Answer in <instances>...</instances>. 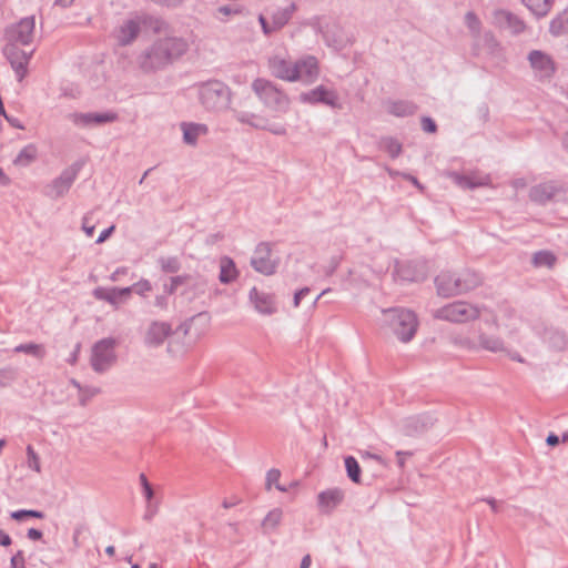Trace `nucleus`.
Returning <instances> with one entry per match:
<instances>
[{
    "label": "nucleus",
    "instance_id": "nucleus-1",
    "mask_svg": "<svg viewBox=\"0 0 568 568\" xmlns=\"http://www.w3.org/2000/svg\"><path fill=\"white\" fill-rule=\"evenodd\" d=\"M34 26V18L28 17L21 19L6 32L7 44L3 51L12 68L17 71L19 80L23 79L24 68L29 60L28 52L20 47L29 45L33 37Z\"/></svg>",
    "mask_w": 568,
    "mask_h": 568
},
{
    "label": "nucleus",
    "instance_id": "nucleus-2",
    "mask_svg": "<svg viewBox=\"0 0 568 568\" xmlns=\"http://www.w3.org/2000/svg\"><path fill=\"white\" fill-rule=\"evenodd\" d=\"M187 49L184 40L176 37H166L158 40L146 55L150 68L164 65L181 57Z\"/></svg>",
    "mask_w": 568,
    "mask_h": 568
},
{
    "label": "nucleus",
    "instance_id": "nucleus-3",
    "mask_svg": "<svg viewBox=\"0 0 568 568\" xmlns=\"http://www.w3.org/2000/svg\"><path fill=\"white\" fill-rule=\"evenodd\" d=\"M206 327L197 320L193 318L185 323L175 333L174 337L169 342V352L174 355L183 354L192 349L196 343L205 335Z\"/></svg>",
    "mask_w": 568,
    "mask_h": 568
},
{
    "label": "nucleus",
    "instance_id": "nucleus-4",
    "mask_svg": "<svg viewBox=\"0 0 568 568\" xmlns=\"http://www.w3.org/2000/svg\"><path fill=\"white\" fill-rule=\"evenodd\" d=\"M389 331L403 343L409 342L417 332L416 315L407 310H392L386 314Z\"/></svg>",
    "mask_w": 568,
    "mask_h": 568
},
{
    "label": "nucleus",
    "instance_id": "nucleus-5",
    "mask_svg": "<svg viewBox=\"0 0 568 568\" xmlns=\"http://www.w3.org/2000/svg\"><path fill=\"white\" fill-rule=\"evenodd\" d=\"M479 315L477 307L464 302H457L444 306L438 311V317L452 322H466Z\"/></svg>",
    "mask_w": 568,
    "mask_h": 568
},
{
    "label": "nucleus",
    "instance_id": "nucleus-6",
    "mask_svg": "<svg viewBox=\"0 0 568 568\" xmlns=\"http://www.w3.org/2000/svg\"><path fill=\"white\" fill-rule=\"evenodd\" d=\"M113 349L112 339H102L93 346L91 364L97 372H103L112 365L115 359Z\"/></svg>",
    "mask_w": 568,
    "mask_h": 568
},
{
    "label": "nucleus",
    "instance_id": "nucleus-7",
    "mask_svg": "<svg viewBox=\"0 0 568 568\" xmlns=\"http://www.w3.org/2000/svg\"><path fill=\"white\" fill-rule=\"evenodd\" d=\"M253 90L267 105L281 106L287 104L286 97L267 80H255Z\"/></svg>",
    "mask_w": 568,
    "mask_h": 568
},
{
    "label": "nucleus",
    "instance_id": "nucleus-8",
    "mask_svg": "<svg viewBox=\"0 0 568 568\" xmlns=\"http://www.w3.org/2000/svg\"><path fill=\"white\" fill-rule=\"evenodd\" d=\"M294 11V6L290 4L284 9H277L272 12V22L270 23L264 16H260L258 21L265 34H270L284 27Z\"/></svg>",
    "mask_w": 568,
    "mask_h": 568
},
{
    "label": "nucleus",
    "instance_id": "nucleus-9",
    "mask_svg": "<svg viewBox=\"0 0 568 568\" xmlns=\"http://www.w3.org/2000/svg\"><path fill=\"white\" fill-rule=\"evenodd\" d=\"M254 268L263 274L270 275L275 271V262L271 258V248L267 244H260L252 258Z\"/></svg>",
    "mask_w": 568,
    "mask_h": 568
},
{
    "label": "nucleus",
    "instance_id": "nucleus-10",
    "mask_svg": "<svg viewBox=\"0 0 568 568\" xmlns=\"http://www.w3.org/2000/svg\"><path fill=\"white\" fill-rule=\"evenodd\" d=\"M438 293L443 296H452L469 288V285L462 283L459 278H455L453 274L445 272L436 278Z\"/></svg>",
    "mask_w": 568,
    "mask_h": 568
},
{
    "label": "nucleus",
    "instance_id": "nucleus-11",
    "mask_svg": "<svg viewBox=\"0 0 568 568\" xmlns=\"http://www.w3.org/2000/svg\"><path fill=\"white\" fill-rule=\"evenodd\" d=\"M272 73L284 81L294 82L298 81V75L295 73L297 70V62H291L283 58H274L270 62Z\"/></svg>",
    "mask_w": 568,
    "mask_h": 568
},
{
    "label": "nucleus",
    "instance_id": "nucleus-12",
    "mask_svg": "<svg viewBox=\"0 0 568 568\" xmlns=\"http://www.w3.org/2000/svg\"><path fill=\"white\" fill-rule=\"evenodd\" d=\"M250 300L255 310L263 315H272L276 312V303L274 296L257 288H252L250 292Z\"/></svg>",
    "mask_w": 568,
    "mask_h": 568
},
{
    "label": "nucleus",
    "instance_id": "nucleus-13",
    "mask_svg": "<svg viewBox=\"0 0 568 568\" xmlns=\"http://www.w3.org/2000/svg\"><path fill=\"white\" fill-rule=\"evenodd\" d=\"M295 73L298 75V81L313 82L318 75L317 60L314 57L301 59L297 61Z\"/></svg>",
    "mask_w": 568,
    "mask_h": 568
},
{
    "label": "nucleus",
    "instance_id": "nucleus-14",
    "mask_svg": "<svg viewBox=\"0 0 568 568\" xmlns=\"http://www.w3.org/2000/svg\"><path fill=\"white\" fill-rule=\"evenodd\" d=\"M151 290V286L148 281H142L136 284H134L132 287H126L123 290H111L106 292L105 294H102V292L98 291L97 295L108 300L111 303H114L118 298L122 296H128L132 291L138 294H144Z\"/></svg>",
    "mask_w": 568,
    "mask_h": 568
},
{
    "label": "nucleus",
    "instance_id": "nucleus-15",
    "mask_svg": "<svg viewBox=\"0 0 568 568\" xmlns=\"http://www.w3.org/2000/svg\"><path fill=\"white\" fill-rule=\"evenodd\" d=\"M302 100L312 103L323 102L331 106H335L337 104V95L324 87H318L311 92L303 94Z\"/></svg>",
    "mask_w": 568,
    "mask_h": 568
},
{
    "label": "nucleus",
    "instance_id": "nucleus-16",
    "mask_svg": "<svg viewBox=\"0 0 568 568\" xmlns=\"http://www.w3.org/2000/svg\"><path fill=\"white\" fill-rule=\"evenodd\" d=\"M317 498L320 507L324 511H331L342 503L344 493L338 488H332L322 491Z\"/></svg>",
    "mask_w": 568,
    "mask_h": 568
},
{
    "label": "nucleus",
    "instance_id": "nucleus-17",
    "mask_svg": "<svg viewBox=\"0 0 568 568\" xmlns=\"http://www.w3.org/2000/svg\"><path fill=\"white\" fill-rule=\"evenodd\" d=\"M170 333L171 328L168 324L153 323L146 332L145 341L150 345H160L168 338Z\"/></svg>",
    "mask_w": 568,
    "mask_h": 568
},
{
    "label": "nucleus",
    "instance_id": "nucleus-18",
    "mask_svg": "<svg viewBox=\"0 0 568 568\" xmlns=\"http://www.w3.org/2000/svg\"><path fill=\"white\" fill-rule=\"evenodd\" d=\"M139 32V23L133 20L124 22L115 32V38L121 44L131 42Z\"/></svg>",
    "mask_w": 568,
    "mask_h": 568
},
{
    "label": "nucleus",
    "instance_id": "nucleus-19",
    "mask_svg": "<svg viewBox=\"0 0 568 568\" xmlns=\"http://www.w3.org/2000/svg\"><path fill=\"white\" fill-rule=\"evenodd\" d=\"M201 99L204 105L207 108H214L219 100L224 99V95L222 90H219L213 85H206L201 92Z\"/></svg>",
    "mask_w": 568,
    "mask_h": 568
},
{
    "label": "nucleus",
    "instance_id": "nucleus-20",
    "mask_svg": "<svg viewBox=\"0 0 568 568\" xmlns=\"http://www.w3.org/2000/svg\"><path fill=\"white\" fill-rule=\"evenodd\" d=\"M220 281L222 283H229L237 277V271L234 262L229 257H223L220 261Z\"/></svg>",
    "mask_w": 568,
    "mask_h": 568
},
{
    "label": "nucleus",
    "instance_id": "nucleus-21",
    "mask_svg": "<svg viewBox=\"0 0 568 568\" xmlns=\"http://www.w3.org/2000/svg\"><path fill=\"white\" fill-rule=\"evenodd\" d=\"M529 60L535 69L542 71L546 74L551 73L554 70L550 59L541 52L535 51L530 53Z\"/></svg>",
    "mask_w": 568,
    "mask_h": 568
},
{
    "label": "nucleus",
    "instance_id": "nucleus-22",
    "mask_svg": "<svg viewBox=\"0 0 568 568\" xmlns=\"http://www.w3.org/2000/svg\"><path fill=\"white\" fill-rule=\"evenodd\" d=\"M184 140L186 143L193 144L200 135L206 133V126L202 124H183Z\"/></svg>",
    "mask_w": 568,
    "mask_h": 568
},
{
    "label": "nucleus",
    "instance_id": "nucleus-23",
    "mask_svg": "<svg viewBox=\"0 0 568 568\" xmlns=\"http://www.w3.org/2000/svg\"><path fill=\"white\" fill-rule=\"evenodd\" d=\"M37 154L38 151L36 145L29 144L19 152L14 159V164L19 166H27L36 160Z\"/></svg>",
    "mask_w": 568,
    "mask_h": 568
},
{
    "label": "nucleus",
    "instance_id": "nucleus-24",
    "mask_svg": "<svg viewBox=\"0 0 568 568\" xmlns=\"http://www.w3.org/2000/svg\"><path fill=\"white\" fill-rule=\"evenodd\" d=\"M116 119V115L114 113H103V114H82L79 116L80 123L87 125L91 123H106L112 122Z\"/></svg>",
    "mask_w": 568,
    "mask_h": 568
},
{
    "label": "nucleus",
    "instance_id": "nucleus-25",
    "mask_svg": "<svg viewBox=\"0 0 568 568\" xmlns=\"http://www.w3.org/2000/svg\"><path fill=\"white\" fill-rule=\"evenodd\" d=\"M528 9L537 16H545L551 8L552 0H524Z\"/></svg>",
    "mask_w": 568,
    "mask_h": 568
},
{
    "label": "nucleus",
    "instance_id": "nucleus-26",
    "mask_svg": "<svg viewBox=\"0 0 568 568\" xmlns=\"http://www.w3.org/2000/svg\"><path fill=\"white\" fill-rule=\"evenodd\" d=\"M555 191L551 184L539 185L532 190L531 197L537 202H546L552 197Z\"/></svg>",
    "mask_w": 568,
    "mask_h": 568
},
{
    "label": "nucleus",
    "instance_id": "nucleus-27",
    "mask_svg": "<svg viewBox=\"0 0 568 568\" xmlns=\"http://www.w3.org/2000/svg\"><path fill=\"white\" fill-rule=\"evenodd\" d=\"M345 467H346L348 477L354 483L358 484L361 481V467H359L357 460L352 456L346 457L345 458Z\"/></svg>",
    "mask_w": 568,
    "mask_h": 568
},
{
    "label": "nucleus",
    "instance_id": "nucleus-28",
    "mask_svg": "<svg viewBox=\"0 0 568 568\" xmlns=\"http://www.w3.org/2000/svg\"><path fill=\"white\" fill-rule=\"evenodd\" d=\"M555 261H556V258H555L554 254L550 252H547V251L538 252L534 256V263L537 266L550 267L554 265Z\"/></svg>",
    "mask_w": 568,
    "mask_h": 568
},
{
    "label": "nucleus",
    "instance_id": "nucleus-29",
    "mask_svg": "<svg viewBox=\"0 0 568 568\" xmlns=\"http://www.w3.org/2000/svg\"><path fill=\"white\" fill-rule=\"evenodd\" d=\"M281 471L278 469H270L266 474V488L271 489L272 486H275L278 490L285 491L286 488L280 486Z\"/></svg>",
    "mask_w": 568,
    "mask_h": 568
},
{
    "label": "nucleus",
    "instance_id": "nucleus-30",
    "mask_svg": "<svg viewBox=\"0 0 568 568\" xmlns=\"http://www.w3.org/2000/svg\"><path fill=\"white\" fill-rule=\"evenodd\" d=\"M17 352H23V353H27V354H31V355H34L37 357H43L44 355V348L42 345H39V344H24V345H20L16 348Z\"/></svg>",
    "mask_w": 568,
    "mask_h": 568
},
{
    "label": "nucleus",
    "instance_id": "nucleus-31",
    "mask_svg": "<svg viewBox=\"0 0 568 568\" xmlns=\"http://www.w3.org/2000/svg\"><path fill=\"white\" fill-rule=\"evenodd\" d=\"M481 346L491 352H500L504 349L501 339L497 337H485L480 342Z\"/></svg>",
    "mask_w": 568,
    "mask_h": 568
},
{
    "label": "nucleus",
    "instance_id": "nucleus-32",
    "mask_svg": "<svg viewBox=\"0 0 568 568\" xmlns=\"http://www.w3.org/2000/svg\"><path fill=\"white\" fill-rule=\"evenodd\" d=\"M390 112L396 115L404 116L412 114L414 112V109L410 104L399 102L393 103V105L390 106Z\"/></svg>",
    "mask_w": 568,
    "mask_h": 568
},
{
    "label": "nucleus",
    "instance_id": "nucleus-33",
    "mask_svg": "<svg viewBox=\"0 0 568 568\" xmlns=\"http://www.w3.org/2000/svg\"><path fill=\"white\" fill-rule=\"evenodd\" d=\"M139 479L142 486L143 496L145 497L146 501L151 504V500L154 496L153 488L144 474H141Z\"/></svg>",
    "mask_w": 568,
    "mask_h": 568
},
{
    "label": "nucleus",
    "instance_id": "nucleus-34",
    "mask_svg": "<svg viewBox=\"0 0 568 568\" xmlns=\"http://www.w3.org/2000/svg\"><path fill=\"white\" fill-rule=\"evenodd\" d=\"M11 517L16 520H22L26 517L43 518V514L37 510H18L13 511Z\"/></svg>",
    "mask_w": 568,
    "mask_h": 568
},
{
    "label": "nucleus",
    "instance_id": "nucleus-35",
    "mask_svg": "<svg viewBox=\"0 0 568 568\" xmlns=\"http://www.w3.org/2000/svg\"><path fill=\"white\" fill-rule=\"evenodd\" d=\"M27 454H28L29 467L39 473L40 471L39 457H38V455L36 454L34 449L31 446L27 447Z\"/></svg>",
    "mask_w": 568,
    "mask_h": 568
},
{
    "label": "nucleus",
    "instance_id": "nucleus-36",
    "mask_svg": "<svg viewBox=\"0 0 568 568\" xmlns=\"http://www.w3.org/2000/svg\"><path fill=\"white\" fill-rule=\"evenodd\" d=\"M547 342L550 344L551 347L554 348H562L564 345H565V336L559 334V333H551L548 338H547Z\"/></svg>",
    "mask_w": 568,
    "mask_h": 568
},
{
    "label": "nucleus",
    "instance_id": "nucleus-37",
    "mask_svg": "<svg viewBox=\"0 0 568 568\" xmlns=\"http://www.w3.org/2000/svg\"><path fill=\"white\" fill-rule=\"evenodd\" d=\"M252 124L256 128L267 129L276 134H282L285 132V129L283 125H268L266 123H263L262 121L252 122Z\"/></svg>",
    "mask_w": 568,
    "mask_h": 568
},
{
    "label": "nucleus",
    "instance_id": "nucleus-38",
    "mask_svg": "<svg viewBox=\"0 0 568 568\" xmlns=\"http://www.w3.org/2000/svg\"><path fill=\"white\" fill-rule=\"evenodd\" d=\"M281 518H282V511L281 510H277V509L276 510H272L266 516L264 524L267 525V526H275V525L278 524Z\"/></svg>",
    "mask_w": 568,
    "mask_h": 568
},
{
    "label": "nucleus",
    "instance_id": "nucleus-39",
    "mask_svg": "<svg viewBox=\"0 0 568 568\" xmlns=\"http://www.w3.org/2000/svg\"><path fill=\"white\" fill-rule=\"evenodd\" d=\"M82 229L88 236H90V237L93 236L95 226H94V224L91 223V220L89 216L83 217Z\"/></svg>",
    "mask_w": 568,
    "mask_h": 568
},
{
    "label": "nucleus",
    "instance_id": "nucleus-40",
    "mask_svg": "<svg viewBox=\"0 0 568 568\" xmlns=\"http://www.w3.org/2000/svg\"><path fill=\"white\" fill-rule=\"evenodd\" d=\"M424 131L434 133L436 131V124L430 118H424L422 121Z\"/></svg>",
    "mask_w": 568,
    "mask_h": 568
},
{
    "label": "nucleus",
    "instance_id": "nucleus-41",
    "mask_svg": "<svg viewBox=\"0 0 568 568\" xmlns=\"http://www.w3.org/2000/svg\"><path fill=\"white\" fill-rule=\"evenodd\" d=\"M400 144L395 141H389L387 150L392 156H397L400 153Z\"/></svg>",
    "mask_w": 568,
    "mask_h": 568
},
{
    "label": "nucleus",
    "instance_id": "nucleus-42",
    "mask_svg": "<svg viewBox=\"0 0 568 568\" xmlns=\"http://www.w3.org/2000/svg\"><path fill=\"white\" fill-rule=\"evenodd\" d=\"M114 225L110 226L108 230H104L98 237L97 243H103L114 231Z\"/></svg>",
    "mask_w": 568,
    "mask_h": 568
},
{
    "label": "nucleus",
    "instance_id": "nucleus-43",
    "mask_svg": "<svg viewBox=\"0 0 568 568\" xmlns=\"http://www.w3.org/2000/svg\"><path fill=\"white\" fill-rule=\"evenodd\" d=\"M466 20L471 29H476L479 24L478 19L473 13H467Z\"/></svg>",
    "mask_w": 568,
    "mask_h": 568
},
{
    "label": "nucleus",
    "instance_id": "nucleus-44",
    "mask_svg": "<svg viewBox=\"0 0 568 568\" xmlns=\"http://www.w3.org/2000/svg\"><path fill=\"white\" fill-rule=\"evenodd\" d=\"M308 290L304 288L298 291L294 296V306L297 307L301 303V300L307 294Z\"/></svg>",
    "mask_w": 568,
    "mask_h": 568
},
{
    "label": "nucleus",
    "instance_id": "nucleus-45",
    "mask_svg": "<svg viewBox=\"0 0 568 568\" xmlns=\"http://www.w3.org/2000/svg\"><path fill=\"white\" fill-rule=\"evenodd\" d=\"M28 537L32 540H39L42 537V532L38 529L31 528L28 530Z\"/></svg>",
    "mask_w": 568,
    "mask_h": 568
},
{
    "label": "nucleus",
    "instance_id": "nucleus-46",
    "mask_svg": "<svg viewBox=\"0 0 568 568\" xmlns=\"http://www.w3.org/2000/svg\"><path fill=\"white\" fill-rule=\"evenodd\" d=\"M10 544H11L10 536L7 532L0 530V545L1 546H9Z\"/></svg>",
    "mask_w": 568,
    "mask_h": 568
},
{
    "label": "nucleus",
    "instance_id": "nucleus-47",
    "mask_svg": "<svg viewBox=\"0 0 568 568\" xmlns=\"http://www.w3.org/2000/svg\"><path fill=\"white\" fill-rule=\"evenodd\" d=\"M311 565H312V558H311V555L307 554L303 557L300 568H310Z\"/></svg>",
    "mask_w": 568,
    "mask_h": 568
},
{
    "label": "nucleus",
    "instance_id": "nucleus-48",
    "mask_svg": "<svg viewBox=\"0 0 568 568\" xmlns=\"http://www.w3.org/2000/svg\"><path fill=\"white\" fill-rule=\"evenodd\" d=\"M10 183V179L3 173L2 169L0 168V184L7 185Z\"/></svg>",
    "mask_w": 568,
    "mask_h": 568
},
{
    "label": "nucleus",
    "instance_id": "nucleus-49",
    "mask_svg": "<svg viewBox=\"0 0 568 568\" xmlns=\"http://www.w3.org/2000/svg\"><path fill=\"white\" fill-rule=\"evenodd\" d=\"M546 440H547V444L550 446H555L559 442V439L556 435H549Z\"/></svg>",
    "mask_w": 568,
    "mask_h": 568
},
{
    "label": "nucleus",
    "instance_id": "nucleus-50",
    "mask_svg": "<svg viewBox=\"0 0 568 568\" xmlns=\"http://www.w3.org/2000/svg\"><path fill=\"white\" fill-rule=\"evenodd\" d=\"M13 126L16 128H19V129H23V126L19 123L18 120H12V119H7Z\"/></svg>",
    "mask_w": 568,
    "mask_h": 568
},
{
    "label": "nucleus",
    "instance_id": "nucleus-51",
    "mask_svg": "<svg viewBox=\"0 0 568 568\" xmlns=\"http://www.w3.org/2000/svg\"><path fill=\"white\" fill-rule=\"evenodd\" d=\"M510 358L514 359V361H517L519 363H524V358L521 356H519L518 354H511L510 355Z\"/></svg>",
    "mask_w": 568,
    "mask_h": 568
},
{
    "label": "nucleus",
    "instance_id": "nucleus-52",
    "mask_svg": "<svg viewBox=\"0 0 568 568\" xmlns=\"http://www.w3.org/2000/svg\"><path fill=\"white\" fill-rule=\"evenodd\" d=\"M105 552L109 555V556H113L115 554V548L113 546H108L105 548Z\"/></svg>",
    "mask_w": 568,
    "mask_h": 568
},
{
    "label": "nucleus",
    "instance_id": "nucleus-53",
    "mask_svg": "<svg viewBox=\"0 0 568 568\" xmlns=\"http://www.w3.org/2000/svg\"><path fill=\"white\" fill-rule=\"evenodd\" d=\"M219 11L224 13V14H230L231 13V9L229 7H221L219 9Z\"/></svg>",
    "mask_w": 568,
    "mask_h": 568
},
{
    "label": "nucleus",
    "instance_id": "nucleus-54",
    "mask_svg": "<svg viewBox=\"0 0 568 568\" xmlns=\"http://www.w3.org/2000/svg\"><path fill=\"white\" fill-rule=\"evenodd\" d=\"M72 1L73 0H59L60 4H62V6H69V4H71Z\"/></svg>",
    "mask_w": 568,
    "mask_h": 568
},
{
    "label": "nucleus",
    "instance_id": "nucleus-55",
    "mask_svg": "<svg viewBox=\"0 0 568 568\" xmlns=\"http://www.w3.org/2000/svg\"><path fill=\"white\" fill-rule=\"evenodd\" d=\"M4 444H6L4 439H1V440H0V450L2 449V447L4 446Z\"/></svg>",
    "mask_w": 568,
    "mask_h": 568
},
{
    "label": "nucleus",
    "instance_id": "nucleus-56",
    "mask_svg": "<svg viewBox=\"0 0 568 568\" xmlns=\"http://www.w3.org/2000/svg\"><path fill=\"white\" fill-rule=\"evenodd\" d=\"M120 273V271H116L115 273H113L112 275V278L115 280V276Z\"/></svg>",
    "mask_w": 568,
    "mask_h": 568
},
{
    "label": "nucleus",
    "instance_id": "nucleus-57",
    "mask_svg": "<svg viewBox=\"0 0 568 568\" xmlns=\"http://www.w3.org/2000/svg\"><path fill=\"white\" fill-rule=\"evenodd\" d=\"M371 458H375V459H378L376 456L374 455H368Z\"/></svg>",
    "mask_w": 568,
    "mask_h": 568
},
{
    "label": "nucleus",
    "instance_id": "nucleus-58",
    "mask_svg": "<svg viewBox=\"0 0 568 568\" xmlns=\"http://www.w3.org/2000/svg\"><path fill=\"white\" fill-rule=\"evenodd\" d=\"M150 568H158V566L155 564L151 565Z\"/></svg>",
    "mask_w": 568,
    "mask_h": 568
},
{
    "label": "nucleus",
    "instance_id": "nucleus-59",
    "mask_svg": "<svg viewBox=\"0 0 568 568\" xmlns=\"http://www.w3.org/2000/svg\"><path fill=\"white\" fill-rule=\"evenodd\" d=\"M132 568H139V566L138 565H133Z\"/></svg>",
    "mask_w": 568,
    "mask_h": 568
}]
</instances>
